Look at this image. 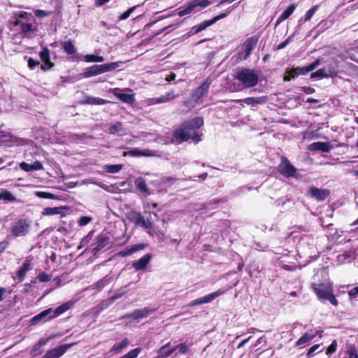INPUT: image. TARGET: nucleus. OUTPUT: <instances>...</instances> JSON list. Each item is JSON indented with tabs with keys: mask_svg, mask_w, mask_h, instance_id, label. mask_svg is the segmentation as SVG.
I'll list each match as a JSON object with an SVG mask.
<instances>
[{
	"mask_svg": "<svg viewBox=\"0 0 358 358\" xmlns=\"http://www.w3.org/2000/svg\"><path fill=\"white\" fill-rule=\"evenodd\" d=\"M60 45L64 51L68 55H73L76 52V48L73 41H61Z\"/></svg>",
	"mask_w": 358,
	"mask_h": 358,
	"instance_id": "39",
	"label": "nucleus"
},
{
	"mask_svg": "<svg viewBox=\"0 0 358 358\" xmlns=\"http://www.w3.org/2000/svg\"><path fill=\"white\" fill-rule=\"evenodd\" d=\"M337 73L335 70H329L328 72L325 69H320L310 74V78H324L328 77H334Z\"/></svg>",
	"mask_w": 358,
	"mask_h": 358,
	"instance_id": "29",
	"label": "nucleus"
},
{
	"mask_svg": "<svg viewBox=\"0 0 358 358\" xmlns=\"http://www.w3.org/2000/svg\"><path fill=\"white\" fill-rule=\"evenodd\" d=\"M0 199H3L5 202H14L16 197L8 190H2L0 193Z\"/></svg>",
	"mask_w": 358,
	"mask_h": 358,
	"instance_id": "42",
	"label": "nucleus"
},
{
	"mask_svg": "<svg viewBox=\"0 0 358 358\" xmlns=\"http://www.w3.org/2000/svg\"><path fill=\"white\" fill-rule=\"evenodd\" d=\"M80 103L83 105H104L110 103V101L99 97L86 96Z\"/></svg>",
	"mask_w": 358,
	"mask_h": 358,
	"instance_id": "31",
	"label": "nucleus"
},
{
	"mask_svg": "<svg viewBox=\"0 0 358 358\" xmlns=\"http://www.w3.org/2000/svg\"><path fill=\"white\" fill-rule=\"evenodd\" d=\"M93 231H90L87 234V236H85L84 238H83L80 242V245L78 248H83L86 246L92 240L93 237Z\"/></svg>",
	"mask_w": 358,
	"mask_h": 358,
	"instance_id": "49",
	"label": "nucleus"
},
{
	"mask_svg": "<svg viewBox=\"0 0 358 358\" xmlns=\"http://www.w3.org/2000/svg\"><path fill=\"white\" fill-rule=\"evenodd\" d=\"M30 228V222L27 219H20L15 222L10 229V233L14 237L26 236Z\"/></svg>",
	"mask_w": 358,
	"mask_h": 358,
	"instance_id": "8",
	"label": "nucleus"
},
{
	"mask_svg": "<svg viewBox=\"0 0 358 358\" xmlns=\"http://www.w3.org/2000/svg\"><path fill=\"white\" fill-rule=\"evenodd\" d=\"M39 57L42 62L49 60V59H50L49 49L47 47H44L39 52Z\"/></svg>",
	"mask_w": 358,
	"mask_h": 358,
	"instance_id": "51",
	"label": "nucleus"
},
{
	"mask_svg": "<svg viewBox=\"0 0 358 358\" xmlns=\"http://www.w3.org/2000/svg\"><path fill=\"white\" fill-rule=\"evenodd\" d=\"M109 242V236L103 234H99L96 236L94 242L91 245L92 253L96 255L98 252L108 245Z\"/></svg>",
	"mask_w": 358,
	"mask_h": 358,
	"instance_id": "17",
	"label": "nucleus"
},
{
	"mask_svg": "<svg viewBox=\"0 0 358 358\" xmlns=\"http://www.w3.org/2000/svg\"><path fill=\"white\" fill-rule=\"evenodd\" d=\"M43 64H41V69L43 71H46L54 66V64L50 61V59L48 61H43Z\"/></svg>",
	"mask_w": 358,
	"mask_h": 358,
	"instance_id": "59",
	"label": "nucleus"
},
{
	"mask_svg": "<svg viewBox=\"0 0 358 358\" xmlns=\"http://www.w3.org/2000/svg\"><path fill=\"white\" fill-rule=\"evenodd\" d=\"M135 185L138 190H139L141 192L147 193L149 190L145 182V180L141 177H139L137 179H136Z\"/></svg>",
	"mask_w": 358,
	"mask_h": 358,
	"instance_id": "43",
	"label": "nucleus"
},
{
	"mask_svg": "<svg viewBox=\"0 0 358 358\" xmlns=\"http://www.w3.org/2000/svg\"><path fill=\"white\" fill-rule=\"evenodd\" d=\"M123 131V125L120 122H116L114 124L110 125L108 127V132L110 134H115Z\"/></svg>",
	"mask_w": 358,
	"mask_h": 358,
	"instance_id": "45",
	"label": "nucleus"
},
{
	"mask_svg": "<svg viewBox=\"0 0 358 358\" xmlns=\"http://www.w3.org/2000/svg\"><path fill=\"white\" fill-rule=\"evenodd\" d=\"M129 345V340L124 338L120 343L114 344L110 350V352L117 355L120 354L124 349Z\"/></svg>",
	"mask_w": 358,
	"mask_h": 358,
	"instance_id": "37",
	"label": "nucleus"
},
{
	"mask_svg": "<svg viewBox=\"0 0 358 358\" xmlns=\"http://www.w3.org/2000/svg\"><path fill=\"white\" fill-rule=\"evenodd\" d=\"M37 279L41 282H48L51 279V275L45 272H41L37 275Z\"/></svg>",
	"mask_w": 358,
	"mask_h": 358,
	"instance_id": "55",
	"label": "nucleus"
},
{
	"mask_svg": "<svg viewBox=\"0 0 358 358\" xmlns=\"http://www.w3.org/2000/svg\"><path fill=\"white\" fill-rule=\"evenodd\" d=\"M127 218L136 226L141 227L145 229H150L153 227V223L150 220H145L141 213L130 211L127 213Z\"/></svg>",
	"mask_w": 358,
	"mask_h": 358,
	"instance_id": "13",
	"label": "nucleus"
},
{
	"mask_svg": "<svg viewBox=\"0 0 358 358\" xmlns=\"http://www.w3.org/2000/svg\"><path fill=\"white\" fill-rule=\"evenodd\" d=\"M176 350V348H172L167 351L162 350V352L157 351L158 354L161 355V358H167L170 357L175 351Z\"/></svg>",
	"mask_w": 358,
	"mask_h": 358,
	"instance_id": "58",
	"label": "nucleus"
},
{
	"mask_svg": "<svg viewBox=\"0 0 358 358\" xmlns=\"http://www.w3.org/2000/svg\"><path fill=\"white\" fill-rule=\"evenodd\" d=\"M111 280V277H109L108 275H106L102 279L98 280L95 284V287L98 290H101L103 289L105 286L108 285L110 283V281Z\"/></svg>",
	"mask_w": 358,
	"mask_h": 358,
	"instance_id": "48",
	"label": "nucleus"
},
{
	"mask_svg": "<svg viewBox=\"0 0 358 358\" xmlns=\"http://www.w3.org/2000/svg\"><path fill=\"white\" fill-rule=\"evenodd\" d=\"M296 8V4L292 3L290 4L285 10L280 15V16L277 19L275 27H278L280 24H281L283 21L289 18L291 15L294 13Z\"/></svg>",
	"mask_w": 358,
	"mask_h": 358,
	"instance_id": "32",
	"label": "nucleus"
},
{
	"mask_svg": "<svg viewBox=\"0 0 358 358\" xmlns=\"http://www.w3.org/2000/svg\"><path fill=\"white\" fill-rule=\"evenodd\" d=\"M348 296L350 298H356L358 296V286L355 287L348 292Z\"/></svg>",
	"mask_w": 358,
	"mask_h": 358,
	"instance_id": "64",
	"label": "nucleus"
},
{
	"mask_svg": "<svg viewBox=\"0 0 358 358\" xmlns=\"http://www.w3.org/2000/svg\"><path fill=\"white\" fill-rule=\"evenodd\" d=\"M73 344H65L56 348L49 350L45 352L43 358H59Z\"/></svg>",
	"mask_w": 358,
	"mask_h": 358,
	"instance_id": "21",
	"label": "nucleus"
},
{
	"mask_svg": "<svg viewBox=\"0 0 358 358\" xmlns=\"http://www.w3.org/2000/svg\"><path fill=\"white\" fill-rule=\"evenodd\" d=\"M318 8V6L317 5H315L314 6H313L310 9H309L305 14L304 15V17L303 18H301L299 20V23H303V22H306L307 21H310L312 18V17L313 16V15L315 13L316 10H317Z\"/></svg>",
	"mask_w": 358,
	"mask_h": 358,
	"instance_id": "44",
	"label": "nucleus"
},
{
	"mask_svg": "<svg viewBox=\"0 0 358 358\" xmlns=\"http://www.w3.org/2000/svg\"><path fill=\"white\" fill-rule=\"evenodd\" d=\"M203 125V119L201 117H196L183 122L178 129H176L173 136L179 143L188 141L192 139L194 142L201 141L200 134L196 133Z\"/></svg>",
	"mask_w": 358,
	"mask_h": 358,
	"instance_id": "2",
	"label": "nucleus"
},
{
	"mask_svg": "<svg viewBox=\"0 0 358 358\" xmlns=\"http://www.w3.org/2000/svg\"><path fill=\"white\" fill-rule=\"evenodd\" d=\"M203 125V119L201 117H196L183 122L178 129H176L173 136L179 143L188 141L192 139L194 142L201 141L200 134L196 133Z\"/></svg>",
	"mask_w": 358,
	"mask_h": 358,
	"instance_id": "1",
	"label": "nucleus"
},
{
	"mask_svg": "<svg viewBox=\"0 0 358 358\" xmlns=\"http://www.w3.org/2000/svg\"><path fill=\"white\" fill-rule=\"evenodd\" d=\"M155 311V309L146 307L142 309H136L134 310L130 315H129L128 317L132 318L134 320H139L148 317Z\"/></svg>",
	"mask_w": 358,
	"mask_h": 358,
	"instance_id": "26",
	"label": "nucleus"
},
{
	"mask_svg": "<svg viewBox=\"0 0 358 358\" xmlns=\"http://www.w3.org/2000/svg\"><path fill=\"white\" fill-rule=\"evenodd\" d=\"M313 333L310 329L306 331L295 343V346L308 345L314 339Z\"/></svg>",
	"mask_w": 358,
	"mask_h": 358,
	"instance_id": "34",
	"label": "nucleus"
},
{
	"mask_svg": "<svg viewBox=\"0 0 358 358\" xmlns=\"http://www.w3.org/2000/svg\"><path fill=\"white\" fill-rule=\"evenodd\" d=\"M137 6H132L129 8L127 10L122 13L119 17V20H124L127 19L130 15L136 10Z\"/></svg>",
	"mask_w": 358,
	"mask_h": 358,
	"instance_id": "52",
	"label": "nucleus"
},
{
	"mask_svg": "<svg viewBox=\"0 0 358 358\" xmlns=\"http://www.w3.org/2000/svg\"><path fill=\"white\" fill-rule=\"evenodd\" d=\"M84 60L86 62H103L104 58L103 56L95 55H86L84 56Z\"/></svg>",
	"mask_w": 358,
	"mask_h": 358,
	"instance_id": "47",
	"label": "nucleus"
},
{
	"mask_svg": "<svg viewBox=\"0 0 358 358\" xmlns=\"http://www.w3.org/2000/svg\"><path fill=\"white\" fill-rule=\"evenodd\" d=\"M20 29H21L22 33L24 36H27L29 32L34 31V28L33 24L31 23V22L25 21V22H24L22 24H21Z\"/></svg>",
	"mask_w": 358,
	"mask_h": 358,
	"instance_id": "46",
	"label": "nucleus"
},
{
	"mask_svg": "<svg viewBox=\"0 0 358 358\" xmlns=\"http://www.w3.org/2000/svg\"><path fill=\"white\" fill-rule=\"evenodd\" d=\"M203 125V119L201 117H196L183 122L178 129H176L173 136L179 143L188 141L192 139L194 142L201 141L200 134L196 133Z\"/></svg>",
	"mask_w": 358,
	"mask_h": 358,
	"instance_id": "3",
	"label": "nucleus"
},
{
	"mask_svg": "<svg viewBox=\"0 0 358 358\" xmlns=\"http://www.w3.org/2000/svg\"><path fill=\"white\" fill-rule=\"evenodd\" d=\"M338 348V343L336 340H334L331 345L327 348L326 354L327 355H331L334 353Z\"/></svg>",
	"mask_w": 358,
	"mask_h": 358,
	"instance_id": "53",
	"label": "nucleus"
},
{
	"mask_svg": "<svg viewBox=\"0 0 358 358\" xmlns=\"http://www.w3.org/2000/svg\"><path fill=\"white\" fill-rule=\"evenodd\" d=\"M127 155L131 157H151L154 155V152L148 149L138 150L135 148L124 152V156Z\"/></svg>",
	"mask_w": 358,
	"mask_h": 358,
	"instance_id": "28",
	"label": "nucleus"
},
{
	"mask_svg": "<svg viewBox=\"0 0 358 358\" xmlns=\"http://www.w3.org/2000/svg\"><path fill=\"white\" fill-rule=\"evenodd\" d=\"M212 80L207 78L200 86L193 91L190 96L191 100L194 103H198L203 96L207 95Z\"/></svg>",
	"mask_w": 358,
	"mask_h": 358,
	"instance_id": "15",
	"label": "nucleus"
},
{
	"mask_svg": "<svg viewBox=\"0 0 358 358\" xmlns=\"http://www.w3.org/2000/svg\"><path fill=\"white\" fill-rule=\"evenodd\" d=\"M292 38H293V35H291V36H288V38L285 41L280 43L278 45L277 49L278 50H281V49L285 48L290 43V41H292Z\"/></svg>",
	"mask_w": 358,
	"mask_h": 358,
	"instance_id": "63",
	"label": "nucleus"
},
{
	"mask_svg": "<svg viewBox=\"0 0 358 358\" xmlns=\"http://www.w3.org/2000/svg\"><path fill=\"white\" fill-rule=\"evenodd\" d=\"M127 218L136 226L141 227L145 229H150L153 227V223L150 220H145L141 213L130 211L127 213Z\"/></svg>",
	"mask_w": 358,
	"mask_h": 358,
	"instance_id": "10",
	"label": "nucleus"
},
{
	"mask_svg": "<svg viewBox=\"0 0 358 358\" xmlns=\"http://www.w3.org/2000/svg\"><path fill=\"white\" fill-rule=\"evenodd\" d=\"M31 268V262L29 260L26 259L19 268L16 273V275L19 281L22 282L24 280L27 271Z\"/></svg>",
	"mask_w": 358,
	"mask_h": 358,
	"instance_id": "35",
	"label": "nucleus"
},
{
	"mask_svg": "<svg viewBox=\"0 0 358 358\" xmlns=\"http://www.w3.org/2000/svg\"><path fill=\"white\" fill-rule=\"evenodd\" d=\"M121 62H110L103 64H95L90 67L85 69L83 73V77L87 78L93 76H96L106 72L112 71L115 70L120 66Z\"/></svg>",
	"mask_w": 358,
	"mask_h": 358,
	"instance_id": "6",
	"label": "nucleus"
},
{
	"mask_svg": "<svg viewBox=\"0 0 358 358\" xmlns=\"http://www.w3.org/2000/svg\"><path fill=\"white\" fill-rule=\"evenodd\" d=\"M305 67H296L287 69L284 76V81H289L291 79H294L300 75H306Z\"/></svg>",
	"mask_w": 358,
	"mask_h": 358,
	"instance_id": "25",
	"label": "nucleus"
},
{
	"mask_svg": "<svg viewBox=\"0 0 358 358\" xmlns=\"http://www.w3.org/2000/svg\"><path fill=\"white\" fill-rule=\"evenodd\" d=\"M92 221V217L88 216H82L79 218L78 223L80 226H85Z\"/></svg>",
	"mask_w": 358,
	"mask_h": 358,
	"instance_id": "60",
	"label": "nucleus"
},
{
	"mask_svg": "<svg viewBox=\"0 0 358 358\" xmlns=\"http://www.w3.org/2000/svg\"><path fill=\"white\" fill-rule=\"evenodd\" d=\"M258 43V37L253 36L246 39L243 44L242 48L245 52V55L243 57V59L246 60L248 59L252 54V50L256 48Z\"/></svg>",
	"mask_w": 358,
	"mask_h": 358,
	"instance_id": "20",
	"label": "nucleus"
},
{
	"mask_svg": "<svg viewBox=\"0 0 358 358\" xmlns=\"http://www.w3.org/2000/svg\"><path fill=\"white\" fill-rule=\"evenodd\" d=\"M13 20L10 22L13 27L21 26L24 22L33 20V15L31 13L26 11H17L14 13L12 17Z\"/></svg>",
	"mask_w": 358,
	"mask_h": 358,
	"instance_id": "16",
	"label": "nucleus"
},
{
	"mask_svg": "<svg viewBox=\"0 0 358 358\" xmlns=\"http://www.w3.org/2000/svg\"><path fill=\"white\" fill-rule=\"evenodd\" d=\"M122 169V164H113L107 166V170L109 173H115L119 172Z\"/></svg>",
	"mask_w": 358,
	"mask_h": 358,
	"instance_id": "56",
	"label": "nucleus"
},
{
	"mask_svg": "<svg viewBox=\"0 0 358 358\" xmlns=\"http://www.w3.org/2000/svg\"><path fill=\"white\" fill-rule=\"evenodd\" d=\"M36 195L41 199H55L56 196L50 192H36Z\"/></svg>",
	"mask_w": 358,
	"mask_h": 358,
	"instance_id": "50",
	"label": "nucleus"
},
{
	"mask_svg": "<svg viewBox=\"0 0 358 358\" xmlns=\"http://www.w3.org/2000/svg\"><path fill=\"white\" fill-rule=\"evenodd\" d=\"M52 308H49L45 310H43L42 312H41L40 313L35 315L34 317H33L31 319V324H36L42 319L46 317H48V318L49 316L52 315Z\"/></svg>",
	"mask_w": 358,
	"mask_h": 358,
	"instance_id": "40",
	"label": "nucleus"
},
{
	"mask_svg": "<svg viewBox=\"0 0 358 358\" xmlns=\"http://www.w3.org/2000/svg\"><path fill=\"white\" fill-rule=\"evenodd\" d=\"M321 344H315L313 345L311 348H309L306 353V357L310 358L313 356V353L315 351H316L320 346Z\"/></svg>",
	"mask_w": 358,
	"mask_h": 358,
	"instance_id": "62",
	"label": "nucleus"
},
{
	"mask_svg": "<svg viewBox=\"0 0 358 358\" xmlns=\"http://www.w3.org/2000/svg\"><path fill=\"white\" fill-rule=\"evenodd\" d=\"M123 90L119 87L111 88L109 92L112 93L115 97L119 99L123 103H133L135 101L134 94L122 93Z\"/></svg>",
	"mask_w": 358,
	"mask_h": 358,
	"instance_id": "19",
	"label": "nucleus"
},
{
	"mask_svg": "<svg viewBox=\"0 0 358 358\" xmlns=\"http://www.w3.org/2000/svg\"><path fill=\"white\" fill-rule=\"evenodd\" d=\"M210 4L209 0H192L182 6L178 8L176 11L177 14L182 17L184 15L199 12L201 8H206Z\"/></svg>",
	"mask_w": 358,
	"mask_h": 358,
	"instance_id": "7",
	"label": "nucleus"
},
{
	"mask_svg": "<svg viewBox=\"0 0 358 358\" xmlns=\"http://www.w3.org/2000/svg\"><path fill=\"white\" fill-rule=\"evenodd\" d=\"M20 168L26 171H37L43 169L42 163L39 161H35L33 164H29L27 162H22L20 164Z\"/></svg>",
	"mask_w": 358,
	"mask_h": 358,
	"instance_id": "33",
	"label": "nucleus"
},
{
	"mask_svg": "<svg viewBox=\"0 0 358 358\" xmlns=\"http://www.w3.org/2000/svg\"><path fill=\"white\" fill-rule=\"evenodd\" d=\"M320 64V60L317 59L307 66H304L307 74L313 71Z\"/></svg>",
	"mask_w": 358,
	"mask_h": 358,
	"instance_id": "61",
	"label": "nucleus"
},
{
	"mask_svg": "<svg viewBox=\"0 0 358 358\" xmlns=\"http://www.w3.org/2000/svg\"><path fill=\"white\" fill-rule=\"evenodd\" d=\"M311 288L320 301H329L332 305L337 306L338 301L334 294V289L330 283H315L311 284Z\"/></svg>",
	"mask_w": 358,
	"mask_h": 358,
	"instance_id": "5",
	"label": "nucleus"
},
{
	"mask_svg": "<svg viewBox=\"0 0 358 358\" xmlns=\"http://www.w3.org/2000/svg\"><path fill=\"white\" fill-rule=\"evenodd\" d=\"M145 243H140L131 245L130 248H126L116 253V256L119 257H125L127 256L132 255L135 252L139 250H142L145 248Z\"/></svg>",
	"mask_w": 358,
	"mask_h": 358,
	"instance_id": "23",
	"label": "nucleus"
},
{
	"mask_svg": "<svg viewBox=\"0 0 358 358\" xmlns=\"http://www.w3.org/2000/svg\"><path fill=\"white\" fill-rule=\"evenodd\" d=\"M278 171L286 178L295 176L296 169L292 165L288 158L285 156L280 157V162L277 166Z\"/></svg>",
	"mask_w": 358,
	"mask_h": 358,
	"instance_id": "9",
	"label": "nucleus"
},
{
	"mask_svg": "<svg viewBox=\"0 0 358 358\" xmlns=\"http://www.w3.org/2000/svg\"><path fill=\"white\" fill-rule=\"evenodd\" d=\"M234 78L238 80L244 88H252L259 83V74L254 69L238 68Z\"/></svg>",
	"mask_w": 358,
	"mask_h": 358,
	"instance_id": "4",
	"label": "nucleus"
},
{
	"mask_svg": "<svg viewBox=\"0 0 358 358\" xmlns=\"http://www.w3.org/2000/svg\"><path fill=\"white\" fill-rule=\"evenodd\" d=\"M267 101H268L267 96H258V97H247L243 99L235 100V101L237 103H245V104L250 105L252 106L264 104L267 102Z\"/></svg>",
	"mask_w": 358,
	"mask_h": 358,
	"instance_id": "24",
	"label": "nucleus"
},
{
	"mask_svg": "<svg viewBox=\"0 0 358 358\" xmlns=\"http://www.w3.org/2000/svg\"><path fill=\"white\" fill-rule=\"evenodd\" d=\"M66 209V208L64 206L46 207L43 209L41 214L43 216H51L54 215H61L62 216H64V210Z\"/></svg>",
	"mask_w": 358,
	"mask_h": 358,
	"instance_id": "30",
	"label": "nucleus"
},
{
	"mask_svg": "<svg viewBox=\"0 0 358 358\" xmlns=\"http://www.w3.org/2000/svg\"><path fill=\"white\" fill-rule=\"evenodd\" d=\"M228 14H229V12H227V13H220V15H218L217 16H215L213 18H212L210 20H204L203 22H202L199 24L196 25L197 27H198V30H199L200 32L202 31L203 30L206 29L207 27L214 24L218 20H220L221 19H223L225 17H227Z\"/></svg>",
	"mask_w": 358,
	"mask_h": 358,
	"instance_id": "27",
	"label": "nucleus"
},
{
	"mask_svg": "<svg viewBox=\"0 0 358 358\" xmlns=\"http://www.w3.org/2000/svg\"><path fill=\"white\" fill-rule=\"evenodd\" d=\"M231 287H229L228 289H219L216 292L207 294L203 297L196 299L192 300L188 305V307H193L195 306L201 305L203 303H208L211 302L213 300L216 299L217 297L224 294L228 289H229Z\"/></svg>",
	"mask_w": 358,
	"mask_h": 358,
	"instance_id": "14",
	"label": "nucleus"
},
{
	"mask_svg": "<svg viewBox=\"0 0 358 358\" xmlns=\"http://www.w3.org/2000/svg\"><path fill=\"white\" fill-rule=\"evenodd\" d=\"M308 193L311 197L318 201H323L330 195V191L327 189H320L314 186L308 188Z\"/></svg>",
	"mask_w": 358,
	"mask_h": 358,
	"instance_id": "18",
	"label": "nucleus"
},
{
	"mask_svg": "<svg viewBox=\"0 0 358 358\" xmlns=\"http://www.w3.org/2000/svg\"><path fill=\"white\" fill-rule=\"evenodd\" d=\"M127 218L136 226L141 227L145 229H150L153 227V223L150 220H145L141 213L130 211L127 213Z\"/></svg>",
	"mask_w": 358,
	"mask_h": 358,
	"instance_id": "12",
	"label": "nucleus"
},
{
	"mask_svg": "<svg viewBox=\"0 0 358 358\" xmlns=\"http://www.w3.org/2000/svg\"><path fill=\"white\" fill-rule=\"evenodd\" d=\"M52 13H53L52 11H47V10H40V9L36 10L34 11L35 16L37 17H40V18L50 16Z\"/></svg>",
	"mask_w": 358,
	"mask_h": 358,
	"instance_id": "54",
	"label": "nucleus"
},
{
	"mask_svg": "<svg viewBox=\"0 0 358 358\" xmlns=\"http://www.w3.org/2000/svg\"><path fill=\"white\" fill-rule=\"evenodd\" d=\"M176 350L178 349L182 355L187 354L189 351V347L186 345L185 343H182L176 346Z\"/></svg>",
	"mask_w": 358,
	"mask_h": 358,
	"instance_id": "57",
	"label": "nucleus"
},
{
	"mask_svg": "<svg viewBox=\"0 0 358 358\" xmlns=\"http://www.w3.org/2000/svg\"><path fill=\"white\" fill-rule=\"evenodd\" d=\"M71 303L69 302L64 303L57 307L55 310H52V315L46 320L54 319L62 313H65L70 308Z\"/></svg>",
	"mask_w": 358,
	"mask_h": 358,
	"instance_id": "36",
	"label": "nucleus"
},
{
	"mask_svg": "<svg viewBox=\"0 0 358 358\" xmlns=\"http://www.w3.org/2000/svg\"><path fill=\"white\" fill-rule=\"evenodd\" d=\"M127 218L136 226L141 227L145 229H150L153 227V223L150 220H145L141 213L130 211L127 213Z\"/></svg>",
	"mask_w": 358,
	"mask_h": 358,
	"instance_id": "11",
	"label": "nucleus"
},
{
	"mask_svg": "<svg viewBox=\"0 0 358 358\" xmlns=\"http://www.w3.org/2000/svg\"><path fill=\"white\" fill-rule=\"evenodd\" d=\"M310 146L312 150H321L324 152H328L332 148V146L328 142H315Z\"/></svg>",
	"mask_w": 358,
	"mask_h": 358,
	"instance_id": "38",
	"label": "nucleus"
},
{
	"mask_svg": "<svg viewBox=\"0 0 358 358\" xmlns=\"http://www.w3.org/2000/svg\"><path fill=\"white\" fill-rule=\"evenodd\" d=\"M152 257L150 253H148L139 259L132 262L131 265L136 271L144 270L150 262Z\"/></svg>",
	"mask_w": 358,
	"mask_h": 358,
	"instance_id": "22",
	"label": "nucleus"
},
{
	"mask_svg": "<svg viewBox=\"0 0 358 358\" xmlns=\"http://www.w3.org/2000/svg\"><path fill=\"white\" fill-rule=\"evenodd\" d=\"M48 342V340L47 339H45V338H41L40 339L33 347L32 350H31V353L34 356H36V355H38L41 353V351L40 350V349L44 346L45 345H46Z\"/></svg>",
	"mask_w": 358,
	"mask_h": 358,
	"instance_id": "41",
	"label": "nucleus"
}]
</instances>
